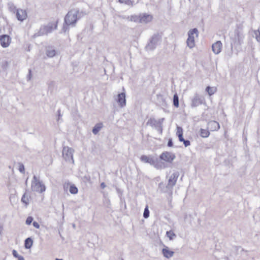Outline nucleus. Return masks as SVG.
I'll use <instances>...</instances> for the list:
<instances>
[{"instance_id": "obj_41", "label": "nucleus", "mask_w": 260, "mask_h": 260, "mask_svg": "<svg viewBox=\"0 0 260 260\" xmlns=\"http://www.w3.org/2000/svg\"><path fill=\"white\" fill-rule=\"evenodd\" d=\"M119 18H121V19H126V20H128L129 21V19H130V16H125V15H122V16H119Z\"/></svg>"}, {"instance_id": "obj_33", "label": "nucleus", "mask_w": 260, "mask_h": 260, "mask_svg": "<svg viewBox=\"0 0 260 260\" xmlns=\"http://www.w3.org/2000/svg\"><path fill=\"white\" fill-rule=\"evenodd\" d=\"M33 217L31 216H28L26 220L25 223L27 225H30L33 221Z\"/></svg>"}, {"instance_id": "obj_14", "label": "nucleus", "mask_w": 260, "mask_h": 260, "mask_svg": "<svg viewBox=\"0 0 260 260\" xmlns=\"http://www.w3.org/2000/svg\"><path fill=\"white\" fill-rule=\"evenodd\" d=\"M234 34L236 41L237 42L239 45H241L243 42L244 38L243 33L239 28H237L235 30Z\"/></svg>"}, {"instance_id": "obj_31", "label": "nucleus", "mask_w": 260, "mask_h": 260, "mask_svg": "<svg viewBox=\"0 0 260 260\" xmlns=\"http://www.w3.org/2000/svg\"><path fill=\"white\" fill-rule=\"evenodd\" d=\"M177 135L178 136H180V135H183V129L181 127H180V126H177Z\"/></svg>"}, {"instance_id": "obj_42", "label": "nucleus", "mask_w": 260, "mask_h": 260, "mask_svg": "<svg viewBox=\"0 0 260 260\" xmlns=\"http://www.w3.org/2000/svg\"><path fill=\"white\" fill-rule=\"evenodd\" d=\"M57 113H58V119H57V121H59V119H60V118L62 116V115L61 114V110L60 109H58V111H57Z\"/></svg>"}, {"instance_id": "obj_9", "label": "nucleus", "mask_w": 260, "mask_h": 260, "mask_svg": "<svg viewBox=\"0 0 260 260\" xmlns=\"http://www.w3.org/2000/svg\"><path fill=\"white\" fill-rule=\"evenodd\" d=\"M179 175V174L178 172H176L171 175L168 180V184L166 186L167 189L165 191H167L169 190L171 191L173 186H175L176 183Z\"/></svg>"}, {"instance_id": "obj_40", "label": "nucleus", "mask_w": 260, "mask_h": 260, "mask_svg": "<svg viewBox=\"0 0 260 260\" xmlns=\"http://www.w3.org/2000/svg\"><path fill=\"white\" fill-rule=\"evenodd\" d=\"M32 225L35 228H36L37 229L40 228V225L37 221H34L32 222Z\"/></svg>"}, {"instance_id": "obj_23", "label": "nucleus", "mask_w": 260, "mask_h": 260, "mask_svg": "<svg viewBox=\"0 0 260 260\" xmlns=\"http://www.w3.org/2000/svg\"><path fill=\"white\" fill-rule=\"evenodd\" d=\"M33 244V240L30 237L26 238L24 241V247L26 249H29Z\"/></svg>"}, {"instance_id": "obj_12", "label": "nucleus", "mask_w": 260, "mask_h": 260, "mask_svg": "<svg viewBox=\"0 0 260 260\" xmlns=\"http://www.w3.org/2000/svg\"><path fill=\"white\" fill-rule=\"evenodd\" d=\"M0 42L4 48L8 47L11 43V38L9 35H3L0 36Z\"/></svg>"}, {"instance_id": "obj_17", "label": "nucleus", "mask_w": 260, "mask_h": 260, "mask_svg": "<svg viewBox=\"0 0 260 260\" xmlns=\"http://www.w3.org/2000/svg\"><path fill=\"white\" fill-rule=\"evenodd\" d=\"M208 128L211 131H218L220 128V125L218 122L216 121H211L208 122Z\"/></svg>"}, {"instance_id": "obj_22", "label": "nucleus", "mask_w": 260, "mask_h": 260, "mask_svg": "<svg viewBox=\"0 0 260 260\" xmlns=\"http://www.w3.org/2000/svg\"><path fill=\"white\" fill-rule=\"evenodd\" d=\"M46 54L48 57H53L56 54V51L52 47H49L46 49Z\"/></svg>"}, {"instance_id": "obj_34", "label": "nucleus", "mask_w": 260, "mask_h": 260, "mask_svg": "<svg viewBox=\"0 0 260 260\" xmlns=\"http://www.w3.org/2000/svg\"><path fill=\"white\" fill-rule=\"evenodd\" d=\"M185 147L189 146L190 145V142L188 140L184 139L182 141Z\"/></svg>"}, {"instance_id": "obj_2", "label": "nucleus", "mask_w": 260, "mask_h": 260, "mask_svg": "<svg viewBox=\"0 0 260 260\" xmlns=\"http://www.w3.org/2000/svg\"><path fill=\"white\" fill-rule=\"evenodd\" d=\"M140 160L143 162L149 164L157 170H162L168 167L166 162L160 160L157 157L151 155H142Z\"/></svg>"}, {"instance_id": "obj_49", "label": "nucleus", "mask_w": 260, "mask_h": 260, "mask_svg": "<svg viewBox=\"0 0 260 260\" xmlns=\"http://www.w3.org/2000/svg\"><path fill=\"white\" fill-rule=\"evenodd\" d=\"M55 260H63V259H60V258H56L55 259Z\"/></svg>"}, {"instance_id": "obj_8", "label": "nucleus", "mask_w": 260, "mask_h": 260, "mask_svg": "<svg viewBox=\"0 0 260 260\" xmlns=\"http://www.w3.org/2000/svg\"><path fill=\"white\" fill-rule=\"evenodd\" d=\"M159 160L166 162L172 163L176 158V156L172 152L164 151L159 155Z\"/></svg>"}, {"instance_id": "obj_13", "label": "nucleus", "mask_w": 260, "mask_h": 260, "mask_svg": "<svg viewBox=\"0 0 260 260\" xmlns=\"http://www.w3.org/2000/svg\"><path fill=\"white\" fill-rule=\"evenodd\" d=\"M117 102L121 108L126 105L125 93L124 92H121L117 95Z\"/></svg>"}, {"instance_id": "obj_51", "label": "nucleus", "mask_w": 260, "mask_h": 260, "mask_svg": "<svg viewBox=\"0 0 260 260\" xmlns=\"http://www.w3.org/2000/svg\"><path fill=\"white\" fill-rule=\"evenodd\" d=\"M161 185V183H159V186Z\"/></svg>"}, {"instance_id": "obj_25", "label": "nucleus", "mask_w": 260, "mask_h": 260, "mask_svg": "<svg viewBox=\"0 0 260 260\" xmlns=\"http://www.w3.org/2000/svg\"><path fill=\"white\" fill-rule=\"evenodd\" d=\"M179 98L178 94L176 93L174 94L173 96V105L178 108L179 107Z\"/></svg>"}, {"instance_id": "obj_1", "label": "nucleus", "mask_w": 260, "mask_h": 260, "mask_svg": "<svg viewBox=\"0 0 260 260\" xmlns=\"http://www.w3.org/2000/svg\"><path fill=\"white\" fill-rule=\"evenodd\" d=\"M86 13L77 9H72L68 12L64 17L62 31L65 32L69 30V26H75L78 20L86 15Z\"/></svg>"}, {"instance_id": "obj_52", "label": "nucleus", "mask_w": 260, "mask_h": 260, "mask_svg": "<svg viewBox=\"0 0 260 260\" xmlns=\"http://www.w3.org/2000/svg\"><path fill=\"white\" fill-rule=\"evenodd\" d=\"M123 260V259H122Z\"/></svg>"}, {"instance_id": "obj_32", "label": "nucleus", "mask_w": 260, "mask_h": 260, "mask_svg": "<svg viewBox=\"0 0 260 260\" xmlns=\"http://www.w3.org/2000/svg\"><path fill=\"white\" fill-rule=\"evenodd\" d=\"M19 171L22 173H24L25 168L24 165L22 163H19Z\"/></svg>"}, {"instance_id": "obj_6", "label": "nucleus", "mask_w": 260, "mask_h": 260, "mask_svg": "<svg viewBox=\"0 0 260 260\" xmlns=\"http://www.w3.org/2000/svg\"><path fill=\"white\" fill-rule=\"evenodd\" d=\"M194 34H196L197 36L198 35V30L196 28H193L188 32V37L186 43L190 48H192L194 46V37L193 36Z\"/></svg>"}, {"instance_id": "obj_5", "label": "nucleus", "mask_w": 260, "mask_h": 260, "mask_svg": "<svg viewBox=\"0 0 260 260\" xmlns=\"http://www.w3.org/2000/svg\"><path fill=\"white\" fill-rule=\"evenodd\" d=\"M161 36L158 33L154 34L150 39L145 48L147 50H153L157 46L158 43L161 41Z\"/></svg>"}, {"instance_id": "obj_24", "label": "nucleus", "mask_w": 260, "mask_h": 260, "mask_svg": "<svg viewBox=\"0 0 260 260\" xmlns=\"http://www.w3.org/2000/svg\"><path fill=\"white\" fill-rule=\"evenodd\" d=\"M210 135V132L207 130L203 128L200 129V136L203 138H207Z\"/></svg>"}, {"instance_id": "obj_3", "label": "nucleus", "mask_w": 260, "mask_h": 260, "mask_svg": "<svg viewBox=\"0 0 260 260\" xmlns=\"http://www.w3.org/2000/svg\"><path fill=\"white\" fill-rule=\"evenodd\" d=\"M57 26V22L55 24L49 23L46 25H42L40 27L39 30L34 35L33 37L36 38L39 36L47 35L48 34L51 32L54 29H56Z\"/></svg>"}, {"instance_id": "obj_36", "label": "nucleus", "mask_w": 260, "mask_h": 260, "mask_svg": "<svg viewBox=\"0 0 260 260\" xmlns=\"http://www.w3.org/2000/svg\"><path fill=\"white\" fill-rule=\"evenodd\" d=\"M155 129L160 133H162V124H160L158 127H156Z\"/></svg>"}, {"instance_id": "obj_30", "label": "nucleus", "mask_w": 260, "mask_h": 260, "mask_svg": "<svg viewBox=\"0 0 260 260\" xmlns=\"http://www.w3.org/2000/svg\"><path fill=\"white\" fill-rule=\"evenodd\" d=\"M149 216V211L148 210V206H147L144 211L143 217L145 218H147Z\"/></svg>"}, {"instance_id": "obj_10", "label": "nucleus", "mask_w": 260, "mask_h": 260, "mask_svg": "<svg viewBox=\"0 0 260 260\" xmlns=\"http://www.w3.org/2000/svg\"><path fill=\"white\" fill-rule=\"evenodd\" d=\"M205 103L204 98L198 94L196 93L194 97L192 98L191 103V107L192 108L196 107L200 105Z\"/></svg>"}, {"instance_id": "obj_35", "label": "nucleus", "mask_w": 260, "mask_h": 260, "mask_svg": "<svg viewBox=\"0 0 260 260\" xmlns=\"http://www.w3.org/2000/svg\"><path fill=\"white\" fill-rule=\"evenodd\" d=\"M118 2L121 4H125L126 5H129L131 1L130 0H118Z\"/></svg>"}, {"instance_id": "obj_28", "label": "nucleus", "mask_w": 260, "mask_h": 260, "mask_svg": "<svg viewBox=\"0 0 260 260\" xmlns=\"http://www.w3.org/2000/svg\"><path fill=\"white\" fill-rule=\"evenodd\" d=\"M166 235L170 240H173L176 236L175 234L171 230L167 231Z\"/></svg>"}, {"instance_id": "obj_37", "label": "nucleus", "mask_w": 260, "mask_h": 260, "mask_svg": "<svg viewBox=\"0 0 260 260\" xmlns=\"http://www.w3.org/2000/svg\"><path fill=\"white\" fill-rule=\"evenodd\" d=\"M12 254L14 257L16 258H18L20 255L18 254L17 251L16 250H13L12 251Z\"/></svg>"}, {"instance_id": "obj_16", "label": "nucleus", "mask_w": 260, "mask_h": 260, "mask_svg": "<svg viewBox=\"0 0 260 260\" xmlns=\"http://www.w3.org/2000/svg\"><path fill=\"white\" fill-rule=\"evenodd\" d=\"M222 46L221 41H218L212 45V51L215 54H218L221 52Z\"/></svg>"}, {"instance_id": "obj_21", "label": "nucleus", "mask_w": 260, "mask_h": 260, "mask_svg": "<svg viewBox=\"0 0 260 260\" xmlns=\"http://www.w3.org/2000/svg\"><path fill=\"white\" fill-rule=\"evenodd\" d=\"M103 127V124L101 122L96 123L93 127L92 132L93 134L96 135Z\"/></svg>"}, {"instance_id": "obj_27", "label": "nucleus", "mask_w": 260, "mask_h": 260, "mask_svg": "<svg viewBox=\"0 0 260 260\" xmlns=\"http://www.w3.org/2000/svg\"><path fill=\"white\" fill-rule=\"evenodd\" d=\"M140 15L139 16L138 15H132L130 16V19H129V21H134V22H140Z\"/></svg>"}, {"instance_id": "obj_48", "label": "nucleus", "mask_w": 260, "mask_h": 260, "mask_svg": "<svg viewBox=\"0 0 260 260\" xmlns=\"http://www.w3.org/2000/svg\"><path fill=\"white\" fill-rule=\"evenodd\" d=\"M85 178H87V180H89V178H88L87 177H84Z\"/></svg>"}, {"instance_id": "obj_4", "label": "nucleus", "mask_w": 260, "mask_h": 260, "mask_svg": "<svg viewBox=\"0 0 260 260\" xmlns=\"http://www.w3.org/2000/svg\"><path fill=\"white\" fill-rule=\"evenodd\" d=\"M31 189L33 191L42 193L45 191L46 187L45 185L37 178V176L34 175L31 181Z\"/></svg>"}, {"instance_id": "obj_20", "label": "nucleus", "mask_w": 260, "mask_h": 260, "mask_svg": "<svg viewBox=\"0 0 260 260\" xmlns=\"http://www.w3.org/2000/svg\"><path fill=\"white\" fill-rule=\"evenodd\" d=\"M30 198V197L28 194H27V190H26L25 193L22 196L21 200V202L23 204H24V205L26 207H27L29 204V201Z\"/></svg>"}, {"instance_id": "obj_26", "label": "nucleus", "mask_w": 260, "mask_h": 260, "mask_svg": "<svg viewBox=\"0 0 260 260\" xmlns=\"http://www.w3.org/2000/svg\"><path fill=\"white\" fill-rule=\"evenodd\" d=\"M206 91L209 95H212L216 92V89L208 86L206 87Z\"/></svg>"}, {"instance_id": "obj_46", "label": "nucleus", "mask_w": 260, "mask_h": 260, "mask_svg": "<svg viewBox=\"0 0 260 260\" xmlns=\"http://www.w3.org/2000/svg\"><path fill=\"white\" fill-rule=\"evenodd\" d=\"M101 187L102 188V189H104L106 187V184L104 182H102L101 184Z\"/></svg>"}, {"instance_id": "obj_47", "label": "nucleus", "mask_w": 260, "mask_h": 260, "mask_svg": "<svg viewBox=\"0 0 260 260\" xmlns=\"http://www.w3.org/2000/svg\"><path fill=\"white\" fill-rule=\"evenodd\" d=\"M18 260H25L24 257L20 255L18 258Z\"/></svg>"}, {"instance_id": "obj_44", "label": "nucleus", "mask_w": 260, "mask_h": 260, "mask_svg": "<svg viewBox=\"0 0 260 260\" xmlns=\"http://www.w3.org/2000/svg\"><path fill=\"white\" fill-rule=\"evenodd\" d=\"M31 70H29V74L27 75V80H29L31 79Z\"/></svg>"}, {"instance_id": "obj_45", "label": "nucleus", "mask_w": 260, "mask_h": 260, "mask_svg": "<svg viewBox=\"0 0 260 260\" xmlns=\"http://www.w3.org/2000/svg\"><path fill=\"white\" fill-rule=\"evenodd\" d=\"M178 137L179 141L181 142L184 139L183 138V135H180Z\"/></svg>"}, {"instance_id": "obj_7", "label": "nucleus", "mask_w": 260, "mask_h": 260, "mask_svg": "<svg viewBox=\"0 0 260 260\" xmlns=\"http://www.w3.org/2000/svg\"><path fill=\"white\" fill-rule=\"evenodd\" d=\"M74 150L73 149L70 148L68 146L64 147L62 149V156L64 159L67 161H72L74 162L73 159V152Z\"/></svg>"}, {"instance_id": "obj_15", "label": "nucleus", "mask_w": 260, "mask_h": 260, "mask_svg": "<svg viewBox=\"0 0 260 260\" xmlns=\"http://www.w3.org/2000/svg\"><path fill=\"white\" fill-rule=\"evenodd\" d=\"M16 17L19 21H23L27 17V13L25 10L22 9L17 10Z\"/></svg>"}, {"instance_id": "obj_29", "label": "nucleus", "mask_w": 260, "mask_h": 260, "mask_svg": "<svg viewBox=\"0 0 260 260\" xmlns=\"http://www.w3.org/2000/svg\"><path fill=\"white\" fill-rule=\"evenodd\" d=\"M69 191L72 194H76L78 192V188L74 185H71L70 187Z\"/></svg>"}, {"instance_id": "obj_43", "label": "nucleus", "mask_w": 260, "mask_h": 260, "mask_svg": "<svg viewBox=\"0 0 260 260\" xmlns=\"http://www.w3.org/2000/svg\"><path fill=\"white\" fill-rule=\"evenodd\" d=\"M256 39L258 42H260V32L258 31V35L256 34Z\"/></svg>"}, {"instance_id": "obj_50", "label": "nucleus", "mask_w": 260, "mask_h": 260, "mask_svg": "<svg viewBox=\"0 0 260 260\" xmlns=\"http://www.w3.org/2000/svg\"><path fill=\"white\" fill-rule=\"evenodd\" d=\"M27 179H26V181H25V184H27Z\"/></svg>"}, {"instance_id": "obj_39", "label": "nucleus", "mask_w": 260, "mask_h": 260, "mask_svg": "<svg viewBox=\"0 0 260 260\" xmlns=\"http://www.w3.org/2000/svg\"><path fill=\"white\" fill-rule=\"evenodd\" d=\"M167 145L168 147H173V143L172 139H169Z\"/></svg>"}, {"instance_id": "obj_11", "label": "nucleus", "mask_w": 260, "mask_h": 260, "mask_svg": "<svg viewBox=\"0 0 260 260\" xmlns=\"http://www.w3.org/2000/svg\"><path fill=\"white\" fill-rule=\"evenodd\" d=\"M165 120L164 118L159 119L158 120H156L154 117H150L147 121L146 124L151 126L152 127L155 128L158 127L160 124H162Z\"/></svg>"}, {"instance_id": "obj_19", "label": "nucleus", "mask_w": 260, "mask_h": 260, "mask_svg": "<svg viewBox=\"0 0 260 260\" xmlns=\"http://www.w3.org/2000/svg\"><path fill=\"white\" fill-rule=\"evenodd\" d=\"M152 19V16L150 15L144 14L143 15H140V22L147 23L151 21Z\"/></svg>"}, {"instance_id": "obj_18", "label": "nucleus", "mask_w": 260, "mask_h": 260, "mask_svg": "<svg viewBox=\"0 0 260 260\" xmlns=\"http://www.w3.org/2000/svg\"><path fill=\"white\" fill-rule=\"evenodd\" d=\"M162 253L163 255L167 258L172 257L174 254V252L170 250L167 246H165L162 249Z\"/></svg>"}, {"instance_id": "obj_38", "label": "nucleus", "mask_w": 260, "mask_h": 260, "mask_svg": "<svg viewBox=\"0 0 260 260\" xmlns=\"http://www.w3.org/2000/svg\"><path fill=\"white\" fill-rule=\"evenodd\" d=\"M9 65V62L7 61H5L2 64V68L3 69H6Z\"/></svg>"}]
</instances>
